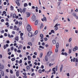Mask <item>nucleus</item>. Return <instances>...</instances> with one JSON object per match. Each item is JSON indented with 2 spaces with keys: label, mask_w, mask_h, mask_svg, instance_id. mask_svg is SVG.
<instances>
[{
  "label": "nucleus",
  "mask_w": 78,
  "mask_h": 78,
  "mask_svg": "<svg viewBox=\"0 0 78 78\" xmlns=\"http://www.w3.org/2000/svg\"><path fill=\"white\" fill-rule=\"evenodd\" d=\"M52 53V52L50 51H49L48 52L47 55H46L45 57V59L46 61H47V62L48 61V56H50L51 55V54Z\"/></svg>",
  "instance_id": "nucleus-1"
},
{
  "label": "nucleus",
  "mask_w": 78,
  "mask_h": 78,
  "mask_svg": "<svg viewBox=\"0 0 78 78\" xmlns=\"http://www.w3.org/2000/svg\"><path fill=\"white\" fill-rule=\"evenodd\" d=\"M27 30L28 32H30L31 31V26L30 25L28 24L27 27Z\"/></svg>",
  "instance_id": "nucleus-2"
},
{
  "label": "nucleus",
  "mask_w": 78,
  "mask_h": 78,
  "mask_svg": "<svg viewBox=\"0 0 78 78\" xmlns=\"http://www.w3.org/2000/svg\"><path fill=\"white\" fill-rule=\"evenodd\" d=\"M19 0H17L16 1V3L17 5L18 6H19L20 5V3H19Z\"/></svg>",
  "instance_id": "nucleus-3"
},
{
  "label": "nucleus",
  "mask_w": 78,
  "mask_h": 78,
  "mask_svg": "<svg viewBox=\"0 0 78 78\" xmlns=\"http://www.w3.org/2000/svg\"><path fill=\"white\" fill-rule=\"evenodd\" d=\"M36 16L35 15H34L32 17V19L33 21H35L36 20Z\"/></svg>",
  "instance_id": "nucleus-4"
},
{
  "label": "nucleus",
  "mask_w": 78,
  "mask_h": 78,
  "mask_svg": "<svg viewBox=\"0 0 78 78\" xmlns=\"http://www.w3.org/2000/svg\"><path fill=\"white\" fill-rule=\"evenodd\" d=\"M16 76H19V70H18L16 73Z\"/></svg>",
  "instance_id": "nucleus-5"
},
{
  "label": "nucleus",
  "mask_w": 78,
  "mask_h": 78,
  "mask_svg": "<svg viewBox=\"0 0 78 78\" xmlns=\"http://www.w3.org/2000/svg\"><path fill=\"white\" fill-rule=\"evenodd\" d=\"M28 36L30 37H31L32 36H33V35L32 34L31 32H29L28 34Z\"/></svg>",
  "instance_id": "nucleus-6"
},
{
  "label": "nucleus",
  "mask_w": 78,
  "mask_h": 78,
  "mask_svg": "<svg viewBox=\"0 0 78 78\" xmlns=\"http://www.w3.org/2000/svg\"><path fill=\"white\" fill-rule=\"evenodd\" d=\"M62 68H63V65H62L60 69V72H62Z\"/></svg>",
  "instance_id": "nucleus-7"
},
{
  "label": "nucleus",
  "mask_w": 78,
  "mask_h": 78,
  "mask_svg": "<svg viewBox=\"0 0 78 78\" xmlns=\"http://www.w3.org/2000/svg\"><path fill=\"white\" fill-rule=\"evenodd\" d=\"M26 14L27 15V17H29L30 16V13L29 12H27Z\"/></svg>",
  "instance_id": "nucleus-8"
},
{
  "label": "nucleus",
  "mask_w": 78,
  "mask_h": 78,
  "mask_svg": "<svg viewBox=\"0 0 78 78\" xmlns=\"http://www.w3.org/2000/svg\"><path fill=\"white\" fill-rule=\"evenodd\" d=\"M40 37H41V39H43V37H44V35H43V34H40Z\"/></svg>",
  "instance_id": "nucleus-9"
},
{
  "label": "nucleus",
  "mask_w": 78,
  "mask_h": 78,
  "mask_svg": "<svg viewBox=\"0 0 78 78\" xmlns=\"http://www.w3.org/2000/svg\"><path fill=\"white\" fill-rule=\"evenodd\" d=\"M56 69V68H53L52 69V71L53 72H54V74H55L56 73V71H55V69Z\"/></svg>",
  "instance_id": "nucleus-10"
},
{
  "label": "nucleus",
  "mask_w": 78,
  "mask_h": 78,
  "mask_svg": "<svg viewBox=\"0 0 78 78\" xmlns=\"http://www.w3.org/2000/svg\"><path fill=\"white\" fill-rule=\"evenodd\" d=\"M56 48H58L59 47V43H57L56 44Z\"/></svg>",
  "instance_id": "nucleus-11"
},
{
  "label": "nucleus",
  "mask_w": 78,
  "mask_h": 78,
  "mask_svg": "<svg viewBox=\"0 0 78 78\" xmlns=\"http://www.w3.org/2000/svg\"><path fill=\"white\" fill-rule=\"evenodd\" d=\"M16 14L15 13H14L13 15L12 18H13V19H15V18H16Z\"/></svg>",
  "instance_id": "nucleus-12"
},
{
  "label": "nucleus",
  "mask_w": 78,
  "mask_h": 78,
  "mask_svg": "<svg viewBox=\"0 0 78 78\" xmlns=\"http://www.w3.org/2000/svg\"><path fill=\"white\" fill-rule=\"evenodd\" d=\"M27 44H28V45H30L31 46H32V43H31V42H29L27 43Z\"/></svg>",
  "instance_id": "nucleus-13"
},
{
  "label": "nucleus",
  "mask_w": 78,
  "mask_h": 78,
  "mask_svg": "<svg viewBox=\"0 0 78 78\" xmlns=\"http://www.w3.org/2000/svg\"><path fill=\"white\" fill-rule=\"evenodd\" d=\"M10 10H11V11H12V10H14V7L13 6H12V5H11L10 6Z\"/></svg>",
  "instance_id": "nucleus-14"
},
{
  "label": "nucleus",
  "mask_w": 78,
  "mask_h": 78,
  "mask_svg": "<svg viewBox=\"0 0 78 78\" xmlns=\"http://www.w3.org/2000/svg\"><path fill=\"white\" fill-rule=\"evenodd\" d=\"M43 55V54L42 53H40V58H42V55Z\"/></svg>",
  "instance_id": "nucleus-15"
},
{
  "label": "nucleus",
  "mask_w": 78,
  "mask_h": 78,
  "mask_svg": "<svg viewBox=\"0 0 78 78\" xmlns=\"http://www.w3.org/2000/svg\"><path fill=\"white\" fill-rule=\"evenodd\" d=\"M52 43L53 44H55L56 43V41L55 40H53L52 41Z\"/></svg>",
  "instance_id": "nucleus-16"
},
{
  "label": "nucleus",
  "mask_w": 78,
  "mask_h": 78,
  "mask_svg": "<svg viewBox=\"0 0 78 78\" xmlns=\"http://www.w3.org/2000/svg\"><path fill=\"white\" fill-rule=\"evenodd\" d=\"M18 39H19V37H16L15 38V40H16L17 41H18Z\"/></svg>",
  "instance_id": "nucleus-17"
},
{
  "label": "nucleus",
  "mask_w": 78,
  "mask_h": 78,
  "mask_svg": "<svg viewBox=\"0 0 78 78\" xmlns=\"http://www.w3.org/2000/svg\"><path fill=\"white\" fill-rule=\"evenodd\" d=\"M37 23H38V21L37 20H36L35 23V25H37Z\"/></svg>",
  "instance_id": "nucleus-18"
},
{
  "label": "nucleus",
  "mask_w": 78,
  "mask_h": 78,
  "mask_svg": "<svg viewBox=\"0 0 78 78\" xmlns=\"http://www.w3.org/2000/svg\"><path fill=\"white\" fill-rule=\"evenodd\" d=\"M30 67L29 66H27L26 67V68L28 70H30Z\"/></svg>",
  "instance_id": "nucleus-19"
},
{
  "label": "nucleus",
  "mask_w": 78,
  "mask_h": 78,
  "mask_svg": "<svg viewBox=\"0 0 78 78\" xmlns=\"http://www.w3.org/2000/svg\"><path fill=\"white\" fill-rule=\"evenodd\" d=\"M42 70H41V69H39L38 70V73H42Z\"/></svg>",
  "instance_id": "nucleus-20"
},
{
  "label": "nucleus",
  "mask_w": 78,
  "mask_h": 78,
  "mask_svg": "<svg viewBox=\"0 0 78 78\" xmlns=\"http://www.w3.org/2000/svg\"><path fill=\"white\" fill-rule=\"evenodd\" d=\"M23 13H24V12H25V11H26V8H23Z\"/></svg>",
  "instance_id": "nucleus-21"
},
{
  "label": "nucleus",
  "mask_w": 78,
  "mask_h": 78,
  "mask_svg": "<svg viewBox=\"0 0 78 78\" xmlns=\"http://www.w3.org/2000/svg\"><path fill=\"white\" fill-rule=\"evenodd\" d=\"M1 73L2 75V76H4V72L3 71H2L1 72Z\"/></svg>",
  "instance_id": "nucleus-22"
},
{
  "label": "nucleus",
  "mask_w": 78,
  "mask_h": 78,
  "mask_svg": "<svg viewBox=\"0 0 78 78\" xmlns=\"http://www.w3.org/2000/svg\"><path fill=\"white\" fill-rule=\"evenodd\" d=\"M72 49H69V51H68V53L70 54L71 53H72Z\"/></svg>",
  "instance_id": "nucleus-23"
},
{
  "label": "nucleus",
  "mask_w": 78,
  "mask_h": 78,
  "mask_svg": "<svg viewBox=\"0 0 78 78\" xmlns=\"http://www.w3.org/2000/svg\"><path fill=\"white\" fill-rule=\"evenodd\" d=\"M39 48H42V49H44V47L42 46H39Z\"/></svg>",
  "instance_id": "nucleus-24"
},
{
  "label": "nucleus",
  "mask_w": 78,
  "mask_h": 78,
  "mask_svg": "<svg viewBox=\"0 0 78 78\" xmlns=\"http://www.w3.org/2000/svg\"><path fill=\"white\" fill-rule=\"evenodd\" d=\"M28 60H31V56H30L28 55Z\"/></svg>",
  "instance_id": "nucleus-25"
},
{
  "label": "nucleus",
  "mask_w": 78,
  "mask_h": 78,
  "mask_svg": "<svg viewBox=\"0 0 78 78\" xmlns=\"http://www.w3.org/2000/svg\"><path fill=\"white\" fill-rule=\"evenodd\" d=\"M58 30V27H55L54 28V30H55V31H56V30Z\"/></svg>",
  "instance_id": "nucleus-26"
},
{
  "label": "nucleus",
  "mask_w": 78,
  "mask_h": 78,
  "mask_svg": "<svg viewBox=\"0 0 78 78\" xmlns=\"http://www.w3.org/2000/svg\"><path fill=\"white\" fill-rule=\"evenodd\" d=\"M44 27V24H43L42 23H41V26H40V28H43Z\"/></svg>",
  "instance_id": "nucleus-27"
},
{
  "label": "nucleus",
  "mask_w": 78,
  "mask_h": 78,
  "mask_svg": "<svg viewBox=\"0 0 78 78\" xmlns=\"http://www.w3.org/2000/svg\"><path fill=\"white\" fill-rule=\"evenodd\" d=\"M37 33H38V31L37 30H36L34 32V34L36 35L37 34Z\"/></svg>",
  "instance_id": "nucleus-28"
},
{
  "label": "nucleus",
  "mask_w": 78,
  "mask_h": 78,
  "mask_svg": "<svg viewBox=\"0 0 78 78\" xmlns=\"http://www.w3.org/2000/svg\"><path fill=\"white\" fill-rule=\"evenodd\" d=\"M73 16H74V17H76L77 16L76 15V13H73Z\"/></svg>",
  "instance_id": "nucleus-29"
},
{
  "label": "nucleus",
  "mask_w": 78,
  "mask_h": 78,
  "mask_svg": "<svg viewBox=\"0 0 78 78\" xmlns=\"http://www.w3.org/2000/svg\"><path fill=\"white\" fill-rule=\"evenodd\" d=\"M72 38H70L69 39V42H70L72 41Z\"/></svg>",
  "instance_id": "nucleus-30"
},
{
  "label": "nucleus",
  "mask_w": 78,
  "mask_h": 78,
  "mask_svg": "<svg viewBox=\"0 0 78 78\" xmlns=\"http://www.w3.org/2000/svg\"><path fill=\"white\" fill-rule=\"evenodd\" d=\"M11 61H14L15 60H16V58H13L11 59Z\"/></svg>",
  "instance_id": "nucleus-31"
},
{
  "label": "nucleus",
  "mask_w": 78,
  "mask_h": 78,
  "mask_svg": "<svg viewBox=\"0 0 78 78\" xmlns=\"http://www.w3.org/2000/svg\"><path fill=\"white\" fill-rule=\"evenodd\" d=\"M19 46V47L20 48V49H22V45L20 44Z\"/></svg>",
  "instance_id": "nucleus-32"
},
{
  "label": "nucleus",
  "mask_w": 78,
  "mask_h": 78,
  "mask_svg": "<svg viewBox=\"0 0 78 78\" xmlns=\"http://www.w3.org/2000/svg\"><path fill=\"white\" fill-rule=\"evenodd\" d=\"M43 19H44V21H47V19L46 18V17H44Z\"/></svg>",
  "instance_id": "nucleus-33"
},
{
  "label": "nucleus",
  "mask_w": 78,
  "mask_h": 78,
  "mask_svg": "<svg viewBox=\"0 0 78 78\" xmlns=\"http://www.w3.org/2000/svg\"><path fill=\"white\" fill-rule=\"evenodd\" d=\"M58 48H57L55 50V52L56 53H57V52H58Z\"/></svg>",
  "instance_id": "nucleus-34"
},
{
  "label": "nucleus",
  "mask_w": 78,
  "mask_h": 78,
  "mask_svg": "<svg viewBox=\"0 0 78 78\" xmlns=\"http://www.w3.org/2000/svg\"><path fill=\"white\" fill-rule=\"evenodd\" d=\"M24 7H26V6H27V3H24Z\"/></svg>",
  "instance_id": "nucleus-35"
},
{
  "label": "nucleus",
  "mask_w": 78,
  "mask_h": 78,
  "mask_svg": "<svg viewBox=\"0 0 78 78\" xmlns=\"http://www.w3.org/2000/svg\"><path fill=\"white\" fill-rule=\"evenodd\" d=\"M51 33H55V31H54V30H51Z\"/></svg>",
  "instance_id": "nucleus-36"
},
{
  "label": "nucleus",
  "mask_w": 78,
  "mask_h": 78,
  "mask_svg": "<svg viewBox=\"0 0 78 78\" xmlns=\"http://www.w3.org/2000/svg\"><path fill=\"white\" fill-rule=\"evenodd\" d=\"M22 25V22L20 21V22H19V25H20H20Z\"/></svg>",
  "instance_id": "nucleus-37"
},
{
  "label": "nucleus",
  "mask_w": 78,
  "mask_h": 78,
  "mask_svg": "<svg viewBox=\"0 0 78 78\" xmlns=\"http://www.w3.org/2000/svg\"><path fill=\"white\" fill-rule=\"evenodd\" d=\"M74 48H75V49L76 50H77L78 49V48L77 47V46H75Z\"/></svg>",
  "instance_id": "nucleus-38"
},
{
  "label": "nucleus",
  "mask_w": 78,
  "mask_h": 78,
  "mask_svg": "<svg viewBox=\"0 0 78 78\" xmlns=\"http://www.w3.org/2000/svg\"><path fill=\"white\" fill-rule=\"evenodd\" d=\"M73 51H76V50L75 49V48H73Z\"/></svg>",
  "instance_id": "nucleus-39"
},
{
  "label": "nucleus",
  "mask_w": 78,
  "mask_h": 78,
  "mask_svg": "<svg viewBox=\"0 0 78 78\" xmlns=\"http://www.w3.org/2000/svg\"><path fill=\"white\" fill-rule=\"evenodd\" d=\"M6 45H4V49H6Z\"/></svg>",
  "instance_id": "nucleus-40"
},
{
  "label": "nucleus",
  "mask_w": 78,
  "mask_h": 78,
  "mask_svg": "<svg viewBox=\"0 0 78 78\" xmlns=\"http://www.w3.org/2000/svg\"><path fill=\"white\" fill-rule=\"evenodd\" d=\"M10 49L11 50H14V47H12Z\"/></svg>",
  "instance_id": "nucleus-41"
},
{
  "label": "nucleus",
  "mask_w": 78,
  "mask_h": 78,
  "mask_svg": "<svg viewBox=\"0 0 78 78\" xmlns=\"http://www.w3.org/2000/svg\"><path fill=\"white\" fill-rule=\"evenodd\" d=\"M8 37H9V38H11V36L10 35V34H8Z\"/></svg>",
  "instance_id": "nucleus-42"
},
{
  "label": "nucleus",
  "mask_w": 78,
  "mask_h": 78,
  "mask_svg": "<svg viewBox=\"0 0 78 78\" xmlns=\"http://www.w3.org/2000/svg\"><path fill=\"white\" fill-rule=\"evenodd\" d=\"M18 23H19V22H18V21H16L15 23V24H16V25H17V24H18Z\"/></svg>",
  "instance_id": "nucleus-43"
},
{
  "label": "nucleus",
  "mask_w": 78,
  "mask_h": 78,
  "mask_svg": "<svg viewBox=\"0 0 78 78\" xmlns=\"http://www.w3.org/2000/svg\"><path fill=\"white\" fill-rule=\"evenodd\" d=\"M18 20H23V18L21 17L18 18Z\"/></svg>",
  "instance_id": "nucleus-44"
},
{
  "label": "nucleus",
  "mask_w": 78,
  "mask_h": 78,
  "mask_svg": "<svg viewBox=\"0 0 78 78\" xmlns=\"http://www.w3.org/2000/svg\"><path fill=\"white\" fill-rule=\"evenodd\" d=\"M10 73H13V71H12V70H10Z\"/></svg>",
  "instance_id": "nucleus-45"
},
{
  "label": "nucleus",
  "mask_w": 78,
  "mask_h": 78,
  "mask_svg": "<svg viewBox=\"0 0 78 78\" xmlns=\"http://www.w3.org/2000/svg\"><path fill=\"white\" fill-rule=\"evenodd\" d=\"M12 13H11L10 14V17H12Z\"/></svg>",
  "instance_id": "nucleus-46"
},
{
  "label": "nucleus",
  "mask_w": 78,
  "mask_h": 78,
  "mask_svg": "<svg viewBox=\"0 0 78 78\" xmlns=\"http://www.w3.org/2000/svg\"><path fill=\"white\" fill-rule=\"evenodd\" d=\"M22 62V60H20L19 62L20 64H21Z\"/></svg>",
  "instance_id": "nucleus-47"
},
{
  "label": "nucleus",
  "mask_w": 78,
  "mask_h": 78,
  "mask_svg": "<svg viewBox=\"0 0 78 78\" xmlns=\"http://www.w3.org/2000/svg\"><path fill=\"white\" fill-rule=\"evenodd\" d=\"M58 23L56 24L55 26H54V27L55 28V27H58Z\"/></svg>",
  "instance_id": "nucleus-48"
},
{
  "label": "nucleus",
  "mask_w": 78,
  "mask_h": 78,
  "mask_svg": "<svg viewBox=\"0 0 78 78\" xmlns=\"http://www.w3.org/2000/svg\"><path fill=\"white\" fill-rule=\"evenodd\" d=\"M17 52H18V53H20L21 52V51L20 50H17Z\"/></svg>",
  "instance_id": "nucleus-49"
},
{
  "label": "nucleus",
  "mask_w": 78,
  "mask_h": 78,
  "mask_svg": "<svg viewBox=\"0 0 78 78\" xmlns=\"http://www.w3.org/2000/svg\"><path fill=\"white\" fill-rule=\"evenodd\" d=\"M34 75H35V74H34V73H32L31 75V76H34Z\"/></svg>",
  "instance_id": "nucleus-50"
},
{
  "label": "nucleus",
  "mask_w": 78,
  "mask_h": 78,
  "mask_svg": "<svg viewBox=\"0 0 78 78\" xmlns=\"http://www.w3.org/2000/svg\"><path fill=\"white\" fill-rule=\"evenodd\" d=\"M41 45H43V46L45 45V43L44 42H43L41 44Z\"/></svg>",
  "instance_id": "nucleus-51"
},
{
  "label": "nucleus",
  "mask_w": 78,
  "mask_h": 78,
  "mask_svg": "<svg viewBox=\"0 0 78 78\" xmlns=\"http://www.w3.org/2000/svg\"><path fill=\"white\" fill-rule=\"evenodd\" d=\"M41 68L42 69H44V66L43 65H42L41 66Z\"/></svg>",
  "instance_id": "nucleus-52"
},
{
  "label": "nucleus",
  "mask_w": 78,
  "mask_h": 78,
  "mask_svg": "<svg viewBox=\"0 0 78 78\" xmlns=\"http://www.w3.org/2000/svg\"><path fill=\"white\" fill-rule=\"evenodd\" d=\"M1 22H4V21H5V20H4L3 19H2L1 20Z\"/></svg>",
  "instance_id": "nucleus-53"
},
{
  "label": "nucleus",
  "mask_w": 78,
  "mask_h": 78,
  "mask_svg": "<svg viewBox=\"0 0 78 78\" xmlns=\"http://www.w3.org/2000/svg\"><path fill=\"white\" fill-rule=\"evenodd\" d=\"M44 40L45 41H47V38L46 37H45L44 38Z\"/></svg>",
  "instance_id": "nucleus-54"
},
{
  "label": "nucleus",
  "mask_w": 78,
  "mask_h": 78,
  "mask_svg": "<svg viewBox=\"0 0 78 78\" xmlns=\"http://www.w3.org/2000/svg\"><path fill=\"white\" fill-rule=\"evenodd\" d=\"M5 25H9V23L8 22H7L5 23Z\"/></svg>",
  "instance_id": "nucleus-55"
},
{
  "label": "nucleus",
  "mask_w": 78,
  "mask_h": 78,
  "mask_svg": "<svg viewBox=\"0 0 78 78\" xmlns=\"http://www.w3.org/2000/svg\"><path fill=\"white\" fill-rule=\"evenodd\" d=\"M75 59H76V58H74L73 59V62H75Z\"/></svg>",
  "instance_id": "nucleus-56"
},
{
  "label": "nucleus",
  "mask_w": 78,
  "mask_h": 78,
  "mask_svg": "<svg viewBox=\"0 0 78 78\" xmlns=\"http://www.w3.org/2000/svg\"><path fill=\"white\" fill-rule=\"evenodd\" d=\"M65 56H67L68 55V54H67L66 52H65Z\"/></svg>",
  "instance_id": "nucleus-57"
},
{
  "label": "nucleus",
  "mask_w": 78,
  "mask_h": 78,
  "mask_svg": "<svg viewBox=\"0 0 78 78\" xmlns=\"http://www.w3.org/2000/svg\"><path fill=\"white\" fill-rule=\"evenodd\" d=\"M3 14H6V11H4L3 12Z\"/></svg>",
  "instance_id": "nucleus-58"
},
{
  "label": "nucleus",
  "mask_w": 78,
  "mask_h": 78,
  "mask_svg": "<svg viewBox=\"0 0 78 78\" xmlns=\"http://www.w3.org/2000/svg\"><path fill=\"white\" fill-rule=\"evenodd\" d=\"M6 71L7 73H8V72H9V70L8 69H6Z\"/></svg>",
  "instance_id": "nucleus-59"
},
{
  "label": "nucleus",
  "mask_w": 78,
  "mask_h": 78,
  "mask_svg": "<svg viewBox=\"0 0 78 78\" xmlns=\"http://www.w3.org/2000/svg\"><path fill=\"white\" fill-rule=\"evenodd\" d=\"M20 35L21 36H23V33H21L20 34Z\"/></svg>",
  "instance_id": "nucleus-60"
},
{
  "label": "nucleus",
  "mask_w": 78,
  "mask_h": 78,
  "mask_svg": "<svg viewBox=\"0 0 78 78\" xmlns=\"http://www.w3.org/2000/svg\"><path fill=\"white\" fill-rule=\"evenodd\" d=\"M76 62H78V58H76Z\"/></svg>",
  "instance_id": "nucleus-61"
},
{
  "label": "nucleus",
  "mask_w": 78,
  "mask_h": 78,
  "mask_svg": "<svg viewBox=\"0 0 78 78\" xmlns=\"http://www.w3.org/2000/svg\"><path fill=\"white\" fill-rule=\"evenodd\" d=\"M34 54L35 55H37V52H35L34 53Z\"/></svg>",
  "instance_id": "nucleus-62"
},
{
  "label": "nucleus",
  "mask_w": 78,
  "mask_h": 78,
  "mask_svg": "<svg viewBox=\"0 0 78 78\" xmlns=\"http://www.w3.org/2000/svg\"><path fill=\"white\" fill-rule=\"evenodd\" d=\"M6 43L7 44H9V40H8L7 41H6Z\"/></svg>",
  "instance_id": "nucleus-63"
},
{
  "label": "nucleus",
  "mask_w": 78,
  "mask_h": 78,
  "mask_svg": "<svg viewBox=\"0 0 78 78\" xmlns=\"http://www.w3.org/2000/svg\"><path fill=\"white\" fill-rule=\"evenodd\" d=\"M23 77L24 78H27V75H26L25 76H23Z\"/></svg>",
  "instance_id": "nucleus-64"
}]
</instances>
